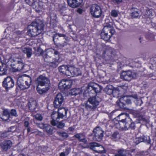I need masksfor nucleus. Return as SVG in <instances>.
<instances>
[{
    "mask_svg": "<svg viewBox=\"0 0 156 156\" xmlns=\"http://www.w3.org/2000/svg\"><path fill=\"white\" fill-rule=\"evenodd\" d=\"M44 24L42 21L37 20L32 22L29 26L27 32V34L30 36H37L42 31L43 29Z\"/></svg>",
    "mask_w": 156,
    "mask_h": 156,
    "instance_id": "f257e3e1",
    "label": "nucleus"
},
{
    "mask_svg": "<svg viewBox=\"0 0 156 156\" xmlns=\"http://www.w3.org/2000/svg\"><path fill=\"white\" fill-rule=\"evenodd\" d=\"M101 101V98L97 95L91 97L88 99L85 107L89 111H93L98 107Z\"/></svg>",
    "mask_w": 156,
    "mask_h": 156,
    "instance_id": "f03ea898",
    "label": "nucleus"
},
{
    "mask_svg": "<svg viewBox=\"0 0 156 156\" xmlns=\"http://www.w3.org/2000/svg\"><path fill=\"white\" fill-rule=\"evenodd\" d=\"M9 62H11L10 66L15 71H20L24 67L23 62L21 59L11 58L9 59Z\"/></svg>",
    "mask_w": 156,
    "mask_h": 156,
    "instance_id": "7ed1b4c3",
    "label": "nucleus"
},
{
    "mask_svg": "<svg viewBox=\"0 0 156 156\" xmlns=\"http://www.w3.org/2000/svg\"><path fill=\"white\" fill-rule=\"evenodd\" d=\"M32 81L31 78L28 76L27 78H22L18 81L17 84L19 87L22 90L28 88L31 85Z\"/></svg>",
    "mask_w": 156,
    "mask_h": 156,
    "instance_id": "20e7f679",
    "label": "nucleus"
},
{
    "mask_svg": "<svg viewBox=\"0 0 156 156\" xmlns=\"http://www.w3.org/2000/svg\"><path fill=\"white\" fill-rule=\"evenodd\" d=\"M103 131L99 126L95 128L93 131V139L94 141H101L103 137Z\"/></svg>",
    "mask_w": 156,
    "mask_h": 156,
    "instance_id": "39448f33",
    "label": "nucleus"
},
{
    "mask_svg": "<svg viewBox=\"0 0 156 156\" xmlns=\"http://www.w3.org/2000/svg\"><path fill=\"white\" fill-rule=\"evenodd\" d=\"M90 10L91 15L96 18L100 17L102 13L101 7L96 4L92 5L90 7Z\"/></svg>",
    "mask_w": 156,
    "mask_h": 156,
    "instance_id": "423d86ee",
    "label": "nucleus"
},
{
    "mask_svg": "<svg viewBox=\"0 0 156 156\" xmlns=\"http://www.w3.org/2000/svg\"><path fill=\"white\" fill-rule=\"evenodd\" d=\"M90 148L98 153H105L106 152L104 147L102 145L95 142L90 144Z\"/></svg>",
    "mask_w": 156,
    "mask_h": 156,
    "instance_id": "0eeeda50",
    "label": "nucleus"
},
{
    "mask_svg": "<svg viewBox=\"0 0 156 156\" xmlns=\"http://www.w3.org/2000/svg\"><path fill=\"white\" fill-rule=\"evenodd\" d=\"M14 85V82L12 78L10 76H7L5 78L2 82L3 87L7 90L12 88Z\"/></svg>",
    "mask_w": 156,
    "mask_h": 156,
    "instance_id": "6e6552de",
    "label": "nucleus"
},
{
    "mask_svg": "<svg viewBox=\"0 0 156 156\" xmlns=\"http://www.w3.org/2000/svg\"><path fill=\"white\" fill-rule=\"evenodd\" d=\"M134 75V73L130 70L122 72L120 75L122 79L126 81H129L132 79Z\"/></svg>",
    "mask_w": 156,
    "mask_h": 156,
    "instance_id": "1a4fd4ad",
    "label": "nucleus"
},
{
    "mask_svg": "<svg viewBox=\"0 0 156 156\" xmlns=\"http://www.w3.org/2000/svg\"><path fill=\"white\" fill-rule=\"evenodd\" d=\"M87 89L88 91L93 90L96 93H99L102 89V87L96 83H89L87 87Z\"/></svg>",
    "mask_w": 156,
    "mask_h": 156,
    "instance_id": "9d476101",
    "label": "nucleus"
},
{
    "mask_svg": "<svg viewBox=\"0 0 156 156\" xmlns=\"http://www.w3.org/2000/svg\"><path fill=\"white\" fill-rule=\"evenodd\" d=\"M48 79L43 75H41L39 76L35 81V83L37 85V87H38L39 86H45L47 84H48Z\"/></svg>",
    "mask_w": 156,
    "mask_h": 156,
    "instance_id": "9b49d317",
    "label": "nucleus"
},
{
    "mask_svg": "<svg viewBox=\"0 0 156 156\" xmlns=\"http://www.w3.org/2000/svg\"><path fill=\"white\" fill-rule=\"evenodd\" d=\"M64 98L61 94H57L54 102V105L55 108H59L63 103Z\"/></svg>",
    "mask_w": 156,
    "mask_h": 156,
    "instance_id": "f8f14e48",
    "label": "nucleus"
},
{
    "mask_svg": "<svg viewBox=\"0 0 156 156\" xmlns=\"http://www.w3.org/2000/svg\"><path fill=\"white\" fill-rule=\"evenodd\" d=\"M115 54V50L110 47L107 48L103 53L104 56L106 60H109Z\"/></svg>",
    "mask_w": 156,
    "mask_h": 156,
    "instance_id": "ddd939ff",
    "label": "nucleus"
},
{
    "mask_svg": "<svg viewBox=\"0 0 156 156\" xmlns=\"http://www.w3.org/2000/svg\"><path fill=\"white\" fill-rule=\"evenodd\" d=\"M83 0H67L68 5L73 8L79 7L81 5Z\"/></svg>",
    "mask_w": 156,
    "mask_h": 156,
    "instance_id": "4468645a",
    "label": "nucleus"
},
{
    "mask_svg": "<svg viewBox=\"0 0 156 156\" xmlns=\"http://www.w3.org/2000/svg\"><path fill=\"white\" fill-rule=\"evenodd\" d=\"M12 143L11 141L5 140L2 142L0 144L2 150L3 151H6L11 147Z\"/></svg>",
    "mask_w": 156,
    "mask_h": 156,
    "instance_id": "2eb2a0df",
    "label": "nucleus"
},
{
    "mask_svg": "<svg viewBox=\"0 0 156 156\" xmlns=\"http://www.w3.org/2000/svg\"><path fill=\"white\" fill-rule=\"evenodd\" d=\"M72 85L70 81L62 80L59 83V87L61 89H67L69 88Z\"/></svg>",
    "mask_w": 156,
    "mask_h": 156,
    "instance_id": "dca6fc26",
    "label": "nucleus"
},
{
    "mask_svg": "<svg viewBox=\"0 0 156 156\" xmlns=\"http://www.w3.org/2000/svg\"><path fill=\"white\" fill-rule=\"evenodd\" d=\"M135 142L136 144L142 142H144L147 144H150L151 140L149 136H143L136 138Z\"/></svg>",
    "mask_w": 156,
    "mask_h": 156,
    "instance_id": "f3484780",
    "label": "nucleus"
},
{
    "mask_svg": "<svg viewBox=\"0 0 156 156\" xmlns=\"http://www.w3.org/2000/svg\"><path fill=\"white\" fill-rule=\"evenodd\" d=\"M69 71L70 73L69 75H68L69 76H77L81 73L80 71L78 69L73 66L69 67Z\"/></svg>",
    "mask_w": 156,
    "mask_h": 156,
    "instance_id": "a211bd4d",
    "label": "nucleus"
},
{
    "mask_svg": "<svg viewBox=\"0 0 156 156\" xmlns=\"http://www.w3.org/2000/svg\"><path fill=\"white\" fill-rule=\"evenodd\" d=\"M103 30L110 34H112V35L115 32V30L112 26V23L111 22L109 23H106V25L105 26Z\"/></svg>",
    "mask_w": 156,
    "mask_h": 156,
    "instance_id": "6ab92c4d",
    "label": "nucleus"
},
{
    "mask_svg": "<svg viewBox=\"0 0 156 156\" xmlns=\"http://www.w3.org/2000/svg\"><path fill=\"white\" fill-rule=\"evenodd\" d=\"M112 88V87L111 86H107L104 89V91L108 95L112 94L114 97H116V94L117 95L119 94V92L116 90H113Z\"/></svg>",
    "mask_w": 156,
    "mask_h": 156,
    "instance_id": "aec40b11",
    "label": "nucleus"
},
{
    "mask_svg": "<svg viewBox=\"0 0 156 156\" xmlns=\"http://www.w3.org/2000/svg\"><path fill=\"white\" fill-rule=\"evenodd\" d=\"M59 71L62 74H65L67 76L70 74L69 71V67L65 65H62L58 67Z\"/></svg>",
    "mask_w": 156,
    "mask_h": 156,
    "instance_id": "412c9836",
    "label": "nucleus"
},
{
    "mask_svg": "<svg viewBox=\"0 0 156 156\" xmlns=\"http://www.w3.org/2000/svg\"><path fill=\"white\" fill-rule=\"evenodd\" d=\"M58 115L57 112L53 111L51 115V118L52 120L51 121V124L54 126L56 125V123L55 121L58 122L59 121L58 119Z\"/></svg>",
    "mask_w": 156,
    "mask_h": 156,
    "instance_id": "4be33fe9",
    "label": "nucleus"
},
{
    "mask_svg": "<svg viewBox=\"0 0 156 156\" xmlns=\"http://www.w3.org/2000/svg\"><path fill=\"white\" fill-rule=\"evenodd\" d=\"M43 7V3L41 2H37L36 1L34 4L33 5V8L38 13H39Z\"/></svg>",
    "mask_w": 156,
    "mask_h": 156,
    "instance_id": "5701e85b",
    "label": "nucleus"
},
{
    "mask_svg": "<svg viewBox=\"0 0 156 156\" xmlns=\"http://www.w3.org/2000/svg\"><path fill=\"white\" fill-rule=\"evenodd\" d=\"M112 35V34L104 31L103 30L101 34V38L106 41L109 40Z\"/></svg>",
    "mask_w": 156,
    "mask_h": 156,
    "instance_id": "b1692460",
    "label": "nucleus"
},
{
    "mask_svg": "<svg viewBox=\"0 0 156 156\" xmlns=\"http://www.w3.org/2000/svg\"><path fill=\"white\" fill-rule=\"evenodd\" d=\"M121 122L123 123L126 122L125 123V124L124 125V126H121L122 130H126L129 129L130 125L129 120H128L126 118L125 119H122Z\"/></svg>",
    "mask_w": 156,
    "mask_h": 156,
    "instance_id": "393cba45",
    "label": "nucleus"
},
{
    "mask_svg": "<svg viewBox=\"0 0 156 156\" xmlns=\"http://www.w3.org/2000/svg\"><path fill=\"white\" fill-rule=\"evenodd\" d=\"M9 112L8 110L7 109L4 110L2 115L1 117V119L4 121H6L9 119Z\"/></svg>",
    "mask_w": 156,
    "mask_h": 156,
    "instance_id": "a878e982",
    "label": "nucleus"
},
{
    "mask_svg": "<svg viewBox=\"0 0 156 156\" xmlns=\"http://www.w3.org/2000/svg\"><path fill=\"white\" fill-rule=\"evenodd\" d=\"M81 90L79 88H73L71 89L69 92V94L72 95H76L81 93Z\"/></svg>",
    "mask_w": 156,
    "mask_h": 156,
    "instance_id": "bb28decb",
    "label": "nucleus"
},
{
    "mask_svg": "<svg viewBox=\"0 0 156 156\" xmlns=\"http://www.w3.org/2000/svg\"><path fill=\"white\" fill-rule=\"evenodd\" d=\"M22 51L24 53H26L27 57L28 58H30L32 54V50L29 48H24L22 49Z\"/></svg>",
    "mask_w": 156,
    "mask_h": 156,
    "instance_id": "cd10ccee",
    "label": "nucleus"
},
{
    "mask_svg": "<svg viewBox=\"0 0 156 156\" xmlns=\"http://www.w3.org/2000/svg\"><path fill=\"white\" fill-rule=\"evenodd\" d=\"M132 12L131 14V16L133 18L138 17L139 16L140 12L139 9L136 8L132 9Z\"/></svg>",
    "mask_w": 156,
    "mask_h": 156,
    "instance_id": "c85d7f7f",
    "label": "nucleus"
},
{
    "mask_svg": "<svg viewBox=\"0 0 156 156\" xmlns=\"http://www.w3.org/2000/svg\"><path fill=\"white\" fill-rule=\"evenodd\" d=\"M144 113L142 112H137L136 116L140 120L143 121L145 122H148V120L146 119L144 117Z\"/></svg>",
    "mask_w": 156,
    "mask_h": 156,
    "instance_id": "c756f323",
    "label": "nucleus"
},
{
    "mask_svg": "<svg viewBox=\"0 0 156 156\" xmlns=\"http://www.w3.org/2000/svg\"><path fill=\"white\" fill-rule=\"evenodd\" d=\"M28 105L30 109L33 111L36 108V102L34 101L30 102L28 103Z\"/></svg>",
    "mask_w": 156,
    "mask_h": 156,
    "instance_id": "7c9ffc66",
    "label": "nucleus"
},
{
    "mask_svg": "<svg viewBox=\"0 0 156 156\" xmlns=\"http://www.w3.org/2000/svg\"><path fill=\"white\" fill-rule=\"evenodd\" d=\"M154 12L152 10L149 9L146 10L145 15L146 17L151 18L154 15Z\"/></svg>",
    "mask_w": 156,
    "mask_h": 156,
    "instance_id": "2f4dec72",
    "label": "nucleus"
},
{
    "mask_svg": "<svg viewBox=\"0 0 156 156\" xmlns=\"http://www.w3.org/2000/svg\"><path fill=\"white\" fill-rule=\"evenodd\" d=\"M48 89L49 88L48 87L45 88H44L42 89H40L38 87H37V91L39 94H41L45 93L46 91H48Z\"/></svg>",
    "mask_w": 156,
    "mask_h": 156,
    "instance_id": "473e14b6",
    "label": "nucleus"
},
{
    "mask_svg": "<svg viewBox=\"0 0 156 156\" xmlns=\"http://www.w3.org/2000/svg\"><path fill=\"white\" fill-rule=\"evenodd\" d=\"M119 133L118 132H114L111 136L110 138L112 139L116 140L119 138Z\"/></svg>",
    "mask_w": 156,
    "mask_h": 156,
    "instance_id": "72a5a7b5",
    "label": "nucleus"
},
{
    "mask_svg": "<svg viewBox=\"0 0 156 156\" xmlns=\"http://www.w3.org/2000/svg\"><path fill=\"white\" fill-rule=\"evenodd\" d=\"M126 150H120L118 151V154H115V156H125L126 155Z\"/></svg>",
    "mask_w": 156,
    "mask_h": 156,
    "instance_id": "f704fd0d",
    "label": "nucleus"
},
{
    "mask_svg": "<svg viewBox=\"0 0 156 156\" xmlns=\"http://www.w3.org/2000/svg\"><path fill=\"white\" fill-rule=\"evenodd\" d=\"M116 105L121 109L125 108V103L119 100L117 101Z\"/></svg>",
    "mask_w": 156,
    "mask_h": 156,
    "instance_id": "c9c22d12",
    "label": "nucleus"
},
{
    "mask_svg": "<svg viewBox=\"0 0 156 156\" xmlns=\"http://www.w3.org/2000/svg\"><path fill=\"white\" fill-rule=\"evenodd\" d=\"M57 134L61 137H62L64 139H66L68 137V135L66 132H57Z\"/></svg>",
    "mask_w": 156,
    "mask_h": 156,
    "instance_id": "e433bc0d",
    "label": "nucleus"
},
{
    "mask_svg": "<svg viewBox=\"0 0 156 156\" xmlns=\"http://www.w3.org/2000/svg\"><path fill=\"white\" fill-rule=\"evenodd\" d=\"M118 11L115 9L112 10L111 12V16L114 17H116L118 16Z\"/></svg>",
    "mask_w": 156,
    "mask_h": 156,
    "instance_id": "4c0bfd02",
    "label": "nucleus"
},
{
    "mask_svg": "<svg viewBox=\"0 0 156 156\" xmlns=\"http://www.w3.org/2000/svg\"><path fill=\"white\" fill-rule=\"evenodd\" d=\"M58 36L59 37H65L66 36V35L63 34H57L54 35L53 37V41L54 43H55V40L56 38H58V37H57Z\"/></svg>",
    "mask_w": 156,
    "mask_h": 156,
    "instance_id": "58836bf2",
    "label": "nucleus"
},
{
    "mask_svg": "<svg viewBox=\"0 0 156 156\" xmlns=\"http://www.w3.org/2000/svg\"><path fill=\"white\" fill-rule=\"evenodd\" d=\"M26 3L30 5H32L33 7V5L34 4L36 1L35 0H25Z\"/></svg>",
    "mask_w": 156,
    "mask_h": 156,
    "instance_id": "ea45409f",
    "label": "nucleus"
},
{
    "mask_svg": "<svg viewBox=\"0 0 156 156\" xmlns=\"http://www.w3.org/2000/svg\"><path fill=\"white\" fill-rule=\"evenodd\" d=\"M67 111L64 108H58V112H61L63 114L66 115Z\"/></svg>",
    "mask_w": 156,
    "mask_h": 156,
    "instance_id": "a19ab883",
    "label": "nucleus"
},
{
    "mask_svg": "<svg viewBox=\"0 0 156 156\" xmlns=\"http://www.w3.org/2000/svg\"><path fill=\"white\" fill-rule=\"evenodd\" d=\"M10 114L11 115L15 117H17L18 115L16 112V110L15 109H12L11 110L9 114Z\"/></svg>",
    "mask_w": 156,
    "mask_h": 156,
    "instance_id": "79ce46f5",
    "label": "nucleus"
},
{
    "mask_svg": "<svg viewBox=\"0 0 156 156\" xmlns=\"http://www.w3.org/2000/svg\"><path fill=\"white\" fill-rule=\"evenodd\" d=\"M7 40L6 39L2 38L0 41V44L2 45L3 47L5 46L7 43Z\"/></svg>",
    "mask_w": 156,
    "mask_h": 156,
    "instance_id": "37998d69",
    "label": "nucleus"
},
{
    "mask_svg": "<svg viewBox=\"0 0 156 156\" xmlns=\"http://www.w3.org/2000/svg\"><path fill=\"white\" fill-rule=\"evenodd\" d=\"M135 102L136 105L137 106H141L143 103L142 101L140 98H137L135 101Z\"/></svg>",
    "mask_w": 156,
    "mask_h": 156,
    "instance_id": "c03bdc74",
    "label": "nucleus"
},
{
    "mask_svg": "<svg viewBox=\"0 0 156 156\" xmlns=\"http://www.w3.org/2000/svg\"><path fill=\"white\" fill-rule=\"evenodd\" d=\"M42 125L44 131H46L48 133L49 132L48 126L47 124H41Z\"/></svg>",
    "mask_w": 156,
    "mask_h": 156,
    "instance_id": "a18cd8bd",
    "label": "nucleus"
},
{
    "mask_svg": "<svg viewBox=\"0 0 156 156\" xmlns=\"http://www.w3.org/2000/svg\"><path fill=\"white\" fill-rule=\"evenodd\" d=\"M36 54L38 56L42 55L43 52V51L41 48H38L36 51Z\"/></svg>",
    "mask_w": 156,
    "mask_h": 156,
    "instance_id": "49530a36",
    "label": "nucleus"
},
{
    "mask_svg": "<svg viewBox=\"0 0 156 156\" xmlns=\"http://www.w3.org/2000/svg\"><path fill=\"white\" fill-rule=\"evenodd\" d=\"M63 121L58 122L57 124V126L58 128L60 129H62L65 126L64 123L62 122Z\"/></svg>",
    "mask_w": 156,
    "mask_h": 156,
    "instance_id": "de8ad7c7",
    "label": "nucleus"
},
{
    "mask_svg": "<svg viewBox=\"0 0 156 156\" xmlns=\"http://www.w3.org/2000/svg\"><path fill=\"white\" fill-rule=\"evenodd\" d=\"M127 119L129 120L130 125L129 129H134L135 127V125L134 123V122H132L131 121V120L129 118H127Z\"/></svg>",
    "mask_w": 156,
    "mask_h": 156,
    "instance_id": "09e8293b",
    "label": "nucleus"
},
{
    "mask_svg": "<svg viewBox=\"0 0 156 156\" xmlns=\"http://www.w3.org/2000/svg\"><path fill=\"white\" fill-rule=\"evenodd\" d=\"M34 116L35 119L37 120L41 121L42 120L43 117L40 114H37Z\"/></svg>",
    "mask_w": 156,
    "mask_h": 156,
    "instance_id": "8fccbe9b",
    "label": "nucleus"
},
{
    "mask_svg": "<svg viewBox=\"0 0 156 156\" xmlns=\"http://www.w3.org/2000/svg\"><path fill=\"white\" fill-rule=\"evenodd\" d=\"M83 135L82 133H77L75 135L74 137L78 139L79 141L83 137Z\"/></svg>",
    "mask_w": 156,
    "mask_h": 156,
    "instance_id": "3c124183",
    "label": "nucleus"
},
{
    "mask_svg": "<svg viewBox=\"0 0 156 156\" xmlns=\"http://www.w3.org/2000/svg\"><path fill=\"white\" fill-rule=\"evenodd\" d=\"M55 44L58 48H62L67 45V43L65 41L64 43L62 44L58 43V44Z\"/></svg>",
    "mask_w": 156,
    "mask_h": 156,
    "instance_id": "603ef678",
    "label": "nucleus"
},
{
    "mask_svg": "<svg viewBox=\"0 0 156 156\" xmlns=\"http://www.w3.org/2000/svg\"><path fill=\"white\" fill-rule=\"evenodd\" d=\"M5 65L0 61V72H3L5 70Z\"/></svg>",
    "mask_w": 156,
    "mask_h": 156,
    "instance_id": "864d4df0",
    "label": "nucleus"
},
{
    "mask_svg": "<svg viewBox=\"0 0 156 156\" xmlns=\"http://www.w3.org/2000/svg\"><path fill=\"white\" fill-rule=\"evenodd\" d=\"M57 62L55 61L49 62V66L53 68L56 67L57 66Z\"/></svg>",
    "mask_w": 156,
    "mask_h": 156,
    "instance_id": "5fc2aeb1",
    "label": "nucleus"
},
{
    "mask_svg": "<svg viewBox=\"0 0 156 156\" xmlns=\"http://www.w3.org/2000/svg\"><path fill=\"white\" fill-rule=\"evenodd\" d=\"M128 97L127 96H124L123 97L120 98L119 100L123 102V103H125L126 101L127 100Z\"/></svg>",
    "mask_w": 156,
    "mask_h": 156,
    "instance_id": "6e6d98bb",
    "label": "nucleus"
},
{
    "mask_svg": "<svg viewBox=\"0 0 156 156\" xmlns=\"http://www.w3.org/2000/svg\"><path fill=\"white\" fill-rule=\"evenodd\" d=\"M57 112L58 113V116L59 120L60 118L63 119L64 116L66 117V115H64L61 112Z\"/></svg>",
    "mask_w": 156,
    "mask_h": 156,
    "instance_id": "4d7b16f0",
    "label": "nucleus"
},
{
    "mask_svg": "<svg viewBox=\"0 0 156 156\" xmlns=\"http://www.w3.org/2000/svg\"><path fill=\"white\" fill-rule=\"evenodd\" d=\"M9 132V131H7L1 134H0V136L2 137L3 138H5L7 137L8 135V133Z\"/></svg>",
    "mask_w": 156,
    "mask_h": 156,
    "instance_id": "13d9d810",
    "label": "nucleus"
},
{
    "mask_svg": "<svg viewBox=\"0 0 156 156\" xmlns=\"http://www.w3.org/2000/svg\"><path fill=\"white\" fill-rule=\"evenodd\" d=\"M47 56L48 55L46 53V51H45L44 52L43 57L44 58L45 61L46 62L48 61V57Z\"/></svg>",
    "mask_w": 156,
    "mask_h": 156,
    "instance_id": "bf43d9fd",
    "label": "nucleus"
},
{
    "mask_svg": "<svg viewBox=\"0 0 156 156\" xmlns=\"http://www.w3.org/2000/svg\"><path fill=\"white\" fill-rule=\"evenodd\" d=\"M80 142H82L83 143L85 144H87V139L84 137V136L83 137H82L79 141Z\"/></svg>",
    "mask_w": 156,
    "mask_h": 156,
    "instance_id": "052dcab7",
    "label": "nucleus"
},
{
    "mask_svg": "<svg viewBox=\"0 0 156 156\" xmlns=\"http://www.w3.org/2000/svg\"><path fill=\"white\" fill-rule=\"evenodd\" d=\"M50 51L52 53H53L55 55H57L58 54V52L54 49H51Z\"/></svg>",
    "mask_w": 156,
    "mask_h": 156,
    "instance_id": "680f3d73",
    "label": "nucleus"
},
{
    "mask_svg": "<svg viewBox=\"0 0 156 156\" xmlns=\"http://www.w3.org/2000/svg\"><path fill=\"white\" fill-rule=\"evenodd\" d=\"M70 150V148H67L66 149L64 153L66 155H67L69 153Z\"/></svg>",
    "mask_w": 156,
    "mask_h": 156,
    "instance_id": "e2e57ef3",
    "label": "nucleus"
},
{
    "mask_svg": "<svg viewBox=\"0 0 156 156\" xmlns=\"http://www.w3.org/2000/svg\"><path fill=\"white\" fill-rule=\"evenodd\" d=\"M125 103V104H129L131 103V100L128 98H127V100L126 101Z\"/></svg>",
    "mask_w": 156,
    "mask_h": 156,
    "instance_id": "0e129e2a",
    "label": "nucleus"
},
{
    "mask_svg": "<svg viewBox=\"0 0 156 156\" xmlns=\"http://www.w3.org/2000/svg\"><path fill=\"white\" fill-rule=\"evenodd\" d=\"M66 10V8L64 7H62V9L60 10V11L61 13L63 12V11H65Z\"/></svg>",
    "mask_w": 156,
    "mask_h": 156,
    "instance_id": "69168bd1",
    "label": "nucleus"
},
{
    "mask_svg": "<svg viewBox=\"0 0 156 156\" xmlns=\"http://www.w3.org/2000/svg\"><path fill=\"white\" fill-rule=\"evenodd\" d=\"M24 126L26 127H27L28 126L29 123L28 121H26L24 122Z\"/></svg>",
    "mask_w": 156,
    "mask_h": 156,
    "instance_id": "338daca9",
    "label": "nucleus"
},
{
    "mask_svg": "<svg viewBox=\"0 0 156 156\" xmlns=\"http://www.w3.org/2000/svg\"><path fill=\"white\" fill-rule=\"evenodd\" d=\"M125 156H132V155L130 153H129V152L127 151L126 153V155Z\"/></svg>",
    "mask_w": 156,
    "mask_h": 156,
    "instance_id": "774afa93",
    "label": "nucleus"
}]
</instances>
